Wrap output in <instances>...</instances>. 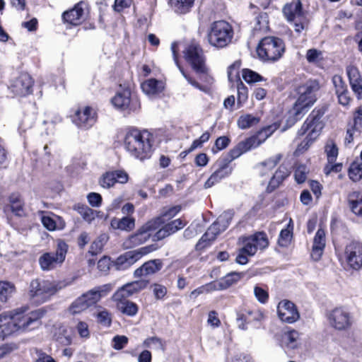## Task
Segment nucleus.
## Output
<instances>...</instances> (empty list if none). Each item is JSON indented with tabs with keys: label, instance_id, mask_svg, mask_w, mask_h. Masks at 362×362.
<instances>
[{
	"label": "nucleus",
	"instance_id": "1",
	"mask_svg": "<svg viewBox=\"0 0 362 362\" xmlns=\"http://www.w3.org/2000/svg\"><path fill=\"white\" fill-rule=\"evenodd\" d=\"M5 323L2 325L3 337L16 332L31 330L39 325L42 314L39 311L28 313V308H21L12 311L4 312Z\"/></svg>",
	"mask_w": 362,
	"mask_h": 362
},
{
	"label": "nucleus",
	"instance_id": "2",
	"mask_svg": "<svg viewBox=\"0 0 362 362\" xmlns=\"http://www.w3.org/2000/svg\"><path fill=\"white\" fill-rule=\"evenodd\" d=\"M320 86L317 80H308L297 89L298 98L291 113L296 121L316 102Z\"/></svg>",
	"mask_w": 362,
	"mask_h": 362
},
{
	"label": "nucleus",
	"instance_id": "3",
	"mask_svg": "<svg viewBox=\"0 0 362 362\" xmlns=\"http://www.w3.org/2000/svg\"><path fill=\"white\" fill-rule=\"evenodd\" d=\"M326 110L327 108L325 107H316L306 119L301 128L298 130V134L303 136L307 134V136L304 141L298 146L296 148L297 152L302 153L305 151L310 144L319 136L320 131L323 128L321 118Z\"/></svg>",
	"mask_w": 362,
	"mask_h": 362
},
{
	"label": "nucleus",
	"instance_id": "4",
	"mask_svg": "<svg viewBox=\"0 0 362 362\" xmlns=\"http://www.w3.org/2000/svg\"><path fill=\"white\" fill-rule=\"evenodd\" d=\"M151 134L133 129L126 132L124 147L132 156L141 160L146 158L151 151Z\"/></svg>",
	"mask_w": 362,
	"mask_h": 362
},
{
	"label": "nucleus",
	"instance_id": "5",
	"mask_svg": "<svg viewBox=\"0 0 362 362\" xmlns=\"http://www.w3.org/2000/svg\"><path fill=\"white\" fill-rule=\"evenodd\" d=\"M68 285L69 283L65 281H50L35 279L32 280L30 284L28 296L33 302L40 304L47 301L50 296L66 288Z\"/></svg>",
	"mask_w": 362,
	"mask_h": 362
},
{
	"label": "nucleus",
	"instance_id": "6",
	"mask_svg": "<svg viewBox=\"0 0 362 362\" xmlns=\"http://www.w3.org/2000/svg\"><path fill=\"white\" fill-rule=\"evenodd\" d=\"M239 243L243 247L239 249L235 261L239 264H245L248 257L255 255L257 250H263L269 245L267 235L264 233H257L248 237H240Z\"/></svg>",
	"mask_w": 362,
	"mask_h": 362
},
{
	"label": "nucleus",
	"instance_id": "7",
	"mask_svg": "<svg viewBox=\"0 0 362 362\" xmlns=\"http://www.w3.org/2000/svg\"><path fill=\"white\" fill-rule=\"evenodd\" d=\"M285 52L284 41L277 37L268 36L262 38L257 47V54L263 62H274L283 56Z\"/></svg>",
	"mask_w": 362,
	"mask_h": 362
},
{
	"label": "nucleus",
	"instance_id": "8",
	"mask_svg": "<svg viewBox=\"0 0 362 362\" xmlns=\"http://www.w3.org/2000/svg\"><path fill=\"white\" fill-rule=\"evenodd\" d=\"M186 61L192 69L206 81L210 82L212 78L209 75V69L206 65V57L201 46L197 42H191L184 51Z\"/></svg>",
	"mask_w": 362,
	"mask_h": 362
},
{
	"label": "nucleus",
	"instance_id": "9",
	"mask_svg": "<svg viewBox=\"0 0 362 362\" xmlns=\"http://www.w3.org/2000/svg\"><path fill=\"white\" fill-rule=\"evenodd\" d=\"M233 30L225 21H215L211 24L207 34L209 43L216 48H223L232 41Z\"/></svg>",
	"mask_w": 362,
	"mask_h": 362
},
{
	"label": "nucleus",
	"instance_id": "10",
	"mask_svg": "<svg viewBox=\"0 0 362 362\" xmlns=\"http://www.w3.org/2000/svg\"><path fill=\"white\" fill-rule=\"evenodd\" d=\"M69 246L62 240H59L55 252L43 253L38 259L39 265L42 271H52L61 267L66 259Z\"/></svg>",
	"mask_w": 362,
	"mask_h": 362
},
{
	"label": "nucleus",
	"instance_id": "11",
	"mask_svg": "<svg viewBox=\"0 0 362 362\" xmlns=\"http://www.w3.org/2000/svg\"><path fill=\"white\" fill-rule=\"evenodd\" d=\"M162 223V217L148 221L124 240V246L126 248H132L145 243L150 239L151 233L157 230Z\"/></svg>",
	"mask_w": 362,
	"mask_h": 362
},
{
	"label": "nucleus",
	"instance_id": "12",
	"mask_svg": "<svg viewBox=\"0 0 362 362\" xmlns=\"http://www.w3.org/2000/svg\"><path fill=\"white\" fill-rule=\"evenodd\" d=\"M283 13L287 21L293 23L296 33H300L307 28L308 21L302 9L300 0H294L286 4L283 8Z\"/></svg>",
	"mask_w": 362,
	"mask_h": 362
},
{
	"label": "nucleus",
	"instance_id": "13",
	"mask_svg": "<svg viewBox=\"0 0 362 362\" xmlns=\"http://www.w3.org/2000/svg\"><path fill=\"white\" fill-rule=\"evenodd\" d=\"M329 326L338 331H345L351 328L354 317L349 310L344 307H336L327 314Z\"/></svg>",
	"mask_w": 362,
	"mask_h": 362
},
{
	"label": "nucleus",
	"instance_id": "14",
	"mask_svg": "<svg viewBox=\"0 0 362 362\" xmlns=\"http://www.w3.org/2000/svg\"><path fill=\"white\" fill-rule=\"evenodd\" d=\"M112 105L117 109L135 112L140 108V103L137 98L131 96V91L126 88L118 91L112 98Z\"/></svg>",
	"mask_w": 362,
	"mask_h": 362
},
{
	"label": "nucleus",
	"instance_id": "15",
	"mask_svg": "<svg viewBox=\"0 0 362 362\" xmlns=\"http://www.w3.org/2000/svg\"><path fill=\"white\" fill-rule=\"evenodd\" d=\"M97 120L95 110L90 106L79 107L74 113L72 121L80 129H88L94 125Z\"/></svg>",
	"mask_w": 362,
	"mask_h": 362
},
{
	"label": "nucleus",
	"instance_id": "16",
	"mask_svg": "<svg viewBox=\"0 0 362 362\" xmlns=\"http://www.w3.org/2000/svg\"><path fill=\"white\" fill-rule=\"evenodd\" d=\"M88 13V4L84 1H80L71 9L64 12L62 18L70 25H78L87 19Z\"/></svg>",
	"mask_w": 362,
	"mask_h": 362
},
{
	"label": "nucleus",
	"instance_id": "17",
	"mask_svg": "<svg viewBox=\"0 0 362 362\" xmlns=\"http://www.w3.org/2000/svg\"><path fill=\"white\" fill-rule=\"evenodd\" d=\"M262 134V132H261L258 134L249 137L238 143V144L232 148L228 153L229 159L226 160V161L230 163L232 160L238 158L243 153L260 146L266 139H259V136Z\"/></svg>",
	"mask_w": 362,
	"mask_h": 362
},
{
	"label": "nucleus",
	"instance_id": "18",
	"mask_svg": "<svg viewBox=\"0 0 362 362\" xmlns=\"http://www.w3.org/2000/svg\"><path fill=\"white\" fill-rule=\"evenodd\" d=\"M344 257L352 269H360L362 267V243L358 241L348 243L345 247Z\"/></svg>",
	"mask_w": 362,
	"mask_h": 362
},
{
	"label": "nucleus",
	"instance_id": "19",
	"mask_svg": "<svg viewBox=\"0 0 362 362\" xmlns=\"http://www.w3.org/2000/svg\"><path fill=\"white\" fill-rule=\"evenodd\" d=\"M156 250L154 245H150L124 253L117 259V264L122 268H126L134 264L143 256L148 255Z\"/></svg>",
	"mask_w": 362,
	"mask_h": 362
},
{
	"label": "nucleus",
	"instance_id": "20",
	"mask_svg": "<svg viewBox=\"0 0 362 362\" xmlns=\"http://www.w3.org/2000/svg\"><path fill=\"white\" fill-rule=\"evenodd\" d=\"M33 81L27 73H22L11 81L9 89L13 94L18 96H25L33 90Z\"/></svg>",
	"mask_w": 362,
	"mask_h": 362
},
{
	"label": "nucleus",
	"instance_id": "21",
	"mask_svg": "<svg viewBox=\"0 0 362 362\" xmlns=\"http://www.w3.org/2000/svg\"><path fill=\"white\" fill-rule=\"evenodd\" d=\"M148 281L139 280L126 284L119 288L112 296L113 300H120L139 293L146 288L148 285Z\"/></svg>",
	"mask_w": 362,
	"mask_h": 362
},
{
	"label": "nucleus",
	"instance_id": "22",
	"mask_svg": "<svg viewBox=\"0 0 362 362\" xmlns=\"http://www.w3.org/2000/svg\"><path fill=\"white\" fill-rule=\"evenodd\" d=\"M216 165L217 168L204 183V188L206 189L213 187L232 173L233 167L226 160H219L216 163Z\"/></svg>",
	"mask_w": 362,
	"mask_h": 362
},
{
	"label": "nucleus",
	"instance_id": "23",
	"mask_svg": "<svg viewBox=\"0 0 362 362\" xmlns=\"http://www.w3.org/2000/svg\"><path fill=\"white\" fill-rule=\"evenodd\" d=\"M300 334L295 329H286L276 335L279 345L286 351L298 347Z\"/></svg>",
	"mask_w": 362,
	"mask_h": 362
},
{
	"label": "nucleus",
	"instance_id": "24",
	"mask_svg": "<svg viewBox=\"0 0 362 362\" xmlns=\"http://www.w3.org/2000/svg\"><path fill=\"white\" fill-rule=\"evenodd\" d=\"M277 313L280 320L287 323H293L300 317L296 305L286 300L279 302L277 306Z\"/></svg>",
	"mask_w": 362,
	"mask_h": 362
},
{
	"label": "nucleus",
	"instance_id": "25",
	"mask_svg": "<svg viewBox=\"0 0 362 362\" xmlns=\"http://www.w3.org/2000/svg\"><path fill=\"white\" fill-rule=\"evenodd\" d=\"M129 180L128 174L123 170L106 172L99 180V185L105 189L112 187L115 183L125 184Z\"/></svg>",
	"mask_w": 362,
	"mask_h": 362
},
{
	"label": "nucleus",
	"instance_id": "26",
	"mask_svg": "<svg viewBox=\"0 0 362 362\" xmlns=\"http://www.w3.org/2000/svg\"><path fill=\"white\" fill-rule=\"evenodd\" d=\"M112 288L111 284L101 285L84 293L82 296L85 298L88 307H90L99 302L102 298L106 296L112 290Z\"/></svg>",
	"mask_w": 362,
	"mask_h": 362
},
{
	"label": "nucleus",
	"instance_id": "27",
	"mask_svg": "<svg viewBox=\"0 0 362 362\" xmlns=\"http://www.w3.org/2000/svg\"><path fill=\"white\" fill-rule=\"evenodd\" d=\"M232 217L233 215L230 212H223L207 229L206 236H210L211 238L215 240L218 235L226 230L232 220Z\"/></svg>",
	"mask_w": 362,
	"mask_h": 362
},
{
	"label": "nucleus",
	"instance_id": "28",
	"mask_svg": "<svg viewBox=\"0 0 362 362\" xmlns=\"http://www.w3.org/2000/svg\"><path fill=\"white\" fill-rule=\"evenodd\" d=\"M362 133V109L358 107L353 114V122L349 123L346 130L345 143L350 144L354 140V136L360 135Z\"/></svg>",
	"mask_w": 362,
	"mask_h": 362
},
{
	"label": "nucleus",
	"instance_id": "29",
	"mask_svg": "<svg viewBox=\"0 0 362 362\" xmlns=\"http://www.w3.org/2000/svg\"><path fill=\"white\" fill-rule=\"evenodd\" d=\"M346 74L352 91L358 100L362 98V76L358 68L353 65L346 67Z\"/></svg>",
	"mask_w": 362,
	"mask_h": 362
},
{
	"label": "nucleus",
	"instance_id": "30",
	"mask_svg": "<svg viewBox=\"0 0 362 362\" xmlns=\"http://www.w3.org/2000/svg\"><path fill=\"white\" fill-rule=\"evenodd\" d=\"M185 223L180 218L164 224L153 236V240H160L182 229Z\"/></svg>",
	"mask_w": 362,
	"mask_h": 362
},
{
	"label": "nucleus",
	"instance_id": "31",
	"mask_svg": "<svg viewBox=\"0 0 362 362\" xmlns=\"http://www.w3.org/2000/svg\"><path fill=\"white\" fill-rule=\"evenodd\" d=\"M163 262L159 259L148 261L134 271L135 277H141L153 275L163 268Z\"/></svg>",
	"mask_w": 362,
	"mask_h": 362
},
{
	"label": "nucleus",
	"instance_id": "32",
	"mask_svg": "<svg viewBox=\"0 0 362 362\" xmlns=\"http://www.w3.org/2000/svg\"><path fill=\"white\" fill-rule=\"evenodd\" d=\"M325 247V233L320 228L317 230L313 244L311 257L315 261H318L323 253Z\"/></svg>",
	"mask_w": 362,
	"mask_h": 362
},
{
	"label": "nucleus",
	"instance_id": "33",
	"mask_svg": "<svg viewBox=\"0 0 362 362\" xmlns=\"http://www.w3.org/2000/svg\"><path fill=\"white\" fill-rule=\"evenodd\" d=\"M40 214L41 222L43 226L48 230L54 231L64 228V223L59 216L43 211H41Z\"/></svg>",
	"mask_w": 362,
	"mask_h": 362
},
{
	"label": "nucleus",
	"instance_id": "34",
	"mask_svg": "<svg viewBox=\"0 0 362 362\" xmlns=\"http://www.w3.org/2000/svg\"><path fill=\"white\" fill-rule=\"evenodd\" d=\"M290 175V170L285 164L279 165L271 177L267 189L273 191Z\"/></svg>",
	"mask_w": 362,
	"mask_h": 362
},
{
	"label": "nucleus",
	"instance_id": "35",
	"mask_svg": "<svg viewBox=\"0 0 362 362\" xmlns=\"http://www.w3.org/2000/svg\"><path fill=\"white\" fill-rule=\"evenodd\" d=\"M244 276L243 273L230 272L221 278L218 282H214L216 290H225L237 284Z\"/></svg>",
	"mask_w": 362,
	"mask_h": 362
},
{
	"label": "nucleus",
	"instance_id": "36",
	"mask_svg": "<svg viewBox=\"0 0 362 362\" xmlns=\"http://www.w3.org/2000/svg\"><path fill=\"white\" fill-rule=\"evenodd\" d=\"M282 155L276 154L257 165V168L261 177H269L272 169L279 163Z\"/></svg>",
	"mask_w": 362,
	"mask_h": 362
},
{
	"label": "nucleus",
	"instance_id": "37",
	"mask_svg": "<svg viewBox=\"0 0 362 362\" xmlns=\"http://www.w3.org/2000/svg\"><path fill=\"white\" fill-rule=\"evenodd\" d=\"M141 89L145 94L155 96L163 90L164 85L161 81L150 78L141 83Z\"/></svg>",
	"mask_w": 362,
	"mask_h": 362
},
{
	"label": "nucleus",
	"instance_id": "38",
	"mask_svg": "<svg viewBox=\"0 0 362 362\" xmlns=\"http://www.w3.org/2000/svg\"><path fill=\"white\" fill-rule=\"evenodd\" d=\"M171 50L173 55L174 61L177 66L179 70L180 71L182 76L185 77V78L187 81V82L192 85L195 88H197L202 91L205 92L206 90V88L202 85H200L197 81H196L194 79H193L191 76H189L188 74H187L183 69L180 66V65L178 63L177 60V44L176 42H173L171 45Z\"/></svg>",
	"mask_w": 362,
	"mask_h": 362
},
{
	"label": "nucleus",
	"instance_id": "39",
	"mask_svg": "<svg viewBox=\"0 0 362 362\" xmlns=\"http://www.w3.org/2000/svg\"><path fill=\"white\" fill-rule=\"evenodd\" d=\"M110 224L114 229L130 231L135 227V219L129 216H124L122 218H115L111 220Z\"/></svg>",
	"mask_w": 362,
	"mask_h": 362
},
{
	"label": "nucleus",
	"instance_id": "40",
	"mask_svg": "<svg viewBox=\"0 0 362 362\" xmlns=\"http://www.w3.org/2000/svg\"><path fill=\"white\" fill-rule=\"evenodd\" d=\"M349 206L356 215L362 216V193L353 192L349 194Z\"/></svg>",
	"mask_w": 362,
	"mask_h": 362
},
{
	"label": "nucleus",
	"instance_id": "41",
	"mask_svg": "<svg viewBox=\"0 0 362 362\" xmlns=\"http://www.w3.org/2000/svg\"><path fill=\"white\" fill-rule=\"evenodd\" d=\"M117 303V309L124 315L128 316H134L138 313L137 305L127 299L115 300Z\"/></svg>",
	"mask_w": 362,
	"mask_h": 362
},
{
	"label": "nucleus",
	"instance_id": "42",
	"mask_svg": "<svg viewBox=\"0 0 362 362\" xmlns=\"http://www.w3.org/2000/svg\"><path fill=\"white\" fill-rule=\"evenodd\" d=\"M194 0H169L171 8L177 13L185 14L189 11Z\"/></svg>",
	"mask_w": 362,
	"mask_h": 362
},
{
	"label": "nucleus",
	"instance_id": "43",
	"mask_svg": "<svg viewBox=\"0 0 362 362\" xmlns=\"http://www.w3.org/2000/svg\"><path fill=\"white\" fill-rule=\"evenodd\" d=\"M260 121L259 117L252 114H245L238 118L237 121L238 126L241 129H246L257 125Z\"/></svg>",
	"mask_w": 362,
	"mask_h": 362
},
{
	"label": "nucleus",
	"instance_id": "44",
	"mask_svg": "<svg viewBox=\"0 0 362 362\" xmlns=\"http://www.w3.org/2000/svg\"><path fill=\"white\" fill-rule=\"evenodd\" d=\"M293 230L292 220L290 219L286 228L282 229L280 232L278 243L281 247H287L291 243L293 237Z\"/></svg>",
	"mask_w": 362,
	"mask_h": 362
},
{
	"label": "nucleus",
	"instance_id": "45",
	"mask_svg": "<svg viewBox=\"0 0 362 362\" xmlns=\"http://www.w3.org/2000/svg\"><path fill=\"white\" fill-rule=\"evenodd\" d=\"M264 318V314L259 310H247L245 313L238 315V321H248L249 322L252 321H261Z\"/></svg>",
	"mask_w": 362,
	"mask_h": 362
},
{
	"label": "nucleus",
	"instance_id": "46",
	"mask_svg": "<svg viewBox=\"0 0 362 362\" xmlns=\"http://www.w3.org/2000/svg\"><path fill=\"white\" fill-rule=\"evenodd\" d=\"M89 307L87 305L85 298L81 296L78 297L69 306V312L71 315L80 314Z\"/></svg>",
	"mask_w": 362,
	"mask_h": 362
},
{
	"label": "nucleus",
	"instance_id": "47",
	"mask_svg": "<svg viewBox=\"0 0 362 362\" xmlns=\"http://www.w3.org/2000/svg\"><path fill=\"white\" fill-rule=\"evenodd\" d=\"M15 292V286L13 284L0 281V301L6 302Z\"/></svg>",
	"mask_w": 362,
	"mask_h": 362
},
{
	"label": "nucleus",
	"instance_id": "48",
	"mask_svg": "<svg viewBox=\"0 0 362 362\" xmlns=\"http://www.w3.org/2000/svg\"><path fill=\"white\" fill-rule=\"evenodd\" d=\"M349 176L354 182H358L362 178V162H353L349 169Z\"/></svg>",
	"mask_w": 362,
	"mask_h": 362
},
{
	"label": "nucleus",
	"instance_id": "49",
	"mask_svg": "<svg viewBox=\"0 0 362 362\" xmlns=\"http://www.w3.org/2000/svg\"><path fill=\"white\" fill-rule=\"evenodd\" d=\"M214 291H216L214 282H211L192 291L189 293V298L191 300H195L199 295L203 293H208Z\"/></svg>",
	"mask_w": 362,
	"mask_h": 362
},
{
	"label": "nucleus",
	"instance_id": "50",
	"mask_svg": "<svg viewBox=\"0 0 362 362\" xmlns=\"http://www.w3.org/2000/svg\"><path fill=\"white\" fill-rule=\"evenodd\" d=\"M107 240V237L105 235H102L98 237L93 242L90 247L89 252L93 255H97L100 252Z\"/></svg>",
	"mask_w": 362,
	"mask_h": 362
},
{
	"label": "nucleus",
	"instance_id": "51",
	"mask_svg": "<svg viewBox=\"0 0 362 362\" xmlns=\"http://www.w3.org/2000/svg\"><path fill=\"white\" fill-rule=\"evenodd\" d=\"M143 346L146 348H153L156 350L164 349V345L162 340L156 337H151L146 339L143 342Z\"/></svg>",
	"mask_w": 362,
	"mask_h": 362
},
{
	"label": "nucleus",
	"instance_id": "52",
	"mask_svg": "<svg viewBox=\"0 0 362 362\" xmlns=\"http://www.w3.org/2000/svg\"><path fill=\"white\" fill-rule=\"evenodd\" d=\"M240 66V63L239 62H235L233 64H231L228 68V78L229 81L233 82L237 81L239 82V69Z\"/></svg>",
	"mask_w": 362,
	"mask_h": 362
},
{
	"label": "nucleus",
	"instance_id": "53",
	"mask_svg": "<svg viewBox=\"0 0 362 362\" xmlns=\"http://www.w3.org/2000/svg\"><path fill=\"white\" fill-rule=\"evenodd\" d=\"M243 78L248 83H255L263 80L262 76L248 69L243 70Z\"/></svg>",
	"mask_w": 362,
	"mask_h": 362
},
{
	"label": "nucleus",
	"instance_id": "54",
	"mask_svg": "<svg viewBox=\"0 0 362 362\" xmlns=\"http://www.w3.org/2000/svg\"><path fill=\"white\" fill-rule=\"evenodd\" d=\"M11 208L13 213L21 216L23 213V202L18 195H12L10 197Z\"/></svg>",
	"mask_w": 362,
	"mask_h": 362
},
{
	"label": "nucleus",
	"instance_id": "55",
	"mask_svg": "<svg viewBox=\"0 0 362 362\" xmlns=\"http://www.w3.org/2000/svg\"><path fill=\"white\" fill-rule=\"evenodd\" d=\"M322 59V52L316 49H310L306 53V59L309 63H317Z\"/></svg>",
	"mask_w": 362,
	"mask_h": 362
},
{
	"label": "nucleus",
	"instance_id": "56",
	"mask_svg": "<svg viewBox=\"0 0 362 362\" xmlns=\"http://www.w3.org/2000/svg\"><path fill=\"white\" fill-rule=\"evenodd\" d=\"M254 295L261 303H266L269 298L268 292L258 286H255L254 288Z\"/></svg>",
	"mask_w": 362,
	"mask_h": 362
},
{
	"label": "nucleus",
	"instance_id": "57",
	"mask_svg": "<svg viewBox=\"0 0 362 362\" xmlns=\"http://www.w3.org/2000/svg\"><path fill=\"white\" fill-rule=\"evenodd\" d=\"M151 288L155 298L157 300L163 299L167 293L166 287L159 284H153L151 285Z\"/></svg>",
	"mask_w": 362,
	"mask_h": 362
},
{
	"label": "nucleus",
	"instance_id": "58",
	"mask_svg": "<svg viewBox=\"0 0 362 362\" xmlns=\"http://www.w3.org/2000/svg\"><path fill=\"white\" fill-rule=\"evenodd\" d=\"M128 343V338L124 335H117L112 339V347L115 350L123 349Z\"/></svg>",
	"mask_w": 362,
	"mask_h": 362
},
{
	"label": "nucleus",
	"instance_id": "59",
	"mask_svg": "<svg viewBox=\"0 0 362 362\" xmlns=\"http://www.w3.org/2000/svg\"><path fill=\"white\" fill-rule=\"evenodd\" d=\"M332 82L335 88L336 94L347 90V86L345 82L343 81L341 76L339 75H334L332 78Z\"/></svg>",
	"mask_w": 362,
	"mask_h": 362
},
{
	"label": "nucleus",
	"instance_id": "60",
	"mask_svg": "<svg viewBox=\"0 0 362 362\" xmlns=\"http://www.w3.org/2000/svg\"><path fill=\"white\" fill-rule=\"evenodd\" d=\"M78 212L82 216L83 219L88 222H90L95 218L93 210L86 206H79Z\"/></svg>",
	"mask_w": 362,
	"mask_h": 362
},
{
	"label": "nucleus",
	"instance_id": "61",
	"mask_svg": "<svg viewBox=\"0 0 362 362\" xmlns=\"http://www.w3.org/2000/svg\"><path fill=\"white\" fill-rule=\"evenodd\" d=\"M308 170L305 166L300 165L295 170V179L298 183H303L307 178Z\"/></svg>",
	"mask_w": 362,
	"mask_h": 362
},
{
	"label": "nucleus",
	"instance_id": "62",
	"mask_svg": "<svg viewBox=\"0 0 362 362\" xmlns=\"http://www.w3.org/2000/svg\"><path fill=\"white\" fill-rule=\"evenodd\" d=\"M89 204L93 207H99L102 204V197L96 192H90L87 195Z\"/></svg>",
	"mask_w": 362,
	"mask_h": 362
},
{
	"label": "nucleus",
	"instance_id": "63",
	"mask_svg": "<svg viewBox=\"0 0 362 362\" xmlns=\"http://www.w3.org/2000/svg\"><path fill=\"white\" fill-rule=\"evenodd\" d=\"M98 322L104 326H110L111 324V317L110 313L106 310L100 311L97 315Z\"/></svg>",
	"mask_w": 362,
	"mask_h": 362
},
{
	"label": "nucleus",
	"instance_id": "64",
	"mask_svg": "<svg viewBox=\"0 0 362 362\" xmlns=\"http://www.w3.org/2000/svg\"><path fill=\"white\" fill-rule=\"evenodd\" d=\"M37 358L35 362H57L51 356L40 349L35 351Z\"/></svg>",
	"mask_w": 362,
	"mask_h": 362
}]
</instances>
